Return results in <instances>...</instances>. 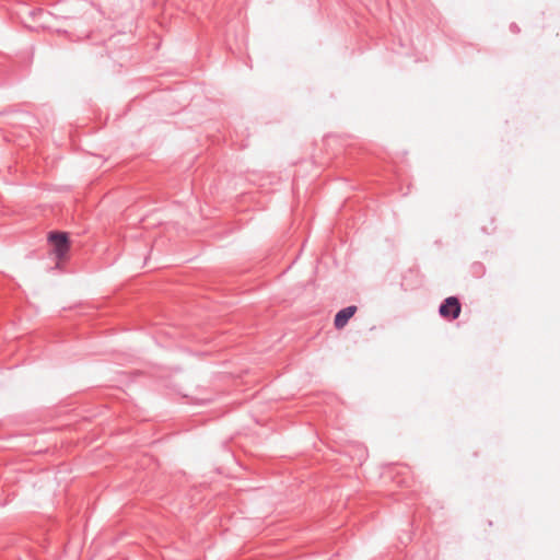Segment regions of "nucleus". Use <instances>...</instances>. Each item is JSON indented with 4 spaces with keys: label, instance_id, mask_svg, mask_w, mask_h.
<instances>
[{
    "label": "nucleus",
    "instance_id": "f257e3e1",
    "mask_svg": "<svg viewBox=\"0 0 560 560\" xmlns=\"http://www.w3.org/2000/svg\"><path fill=\"white\" fill-rule=\"evenodd\" d=\"M49 241L52 246V250L58 259H61L66 256L69 246L66 234L62 233H52L49 236Z\"/></svg>",
    "mask_w": 560,
    "mask_h": 560
},
{
    "label": "nucleus",
    "instance_id": "f03ea898",
    "mask_svg": "<svg viewBox=\"0 0 560 560\" xmlns=\"http://www.w3.org/2000/svg\"><path fill=\"white\" fill-rule=\"evenodd\" d=\"M460 313V304L454 296L447 298L440 306V315L445 318L455 319Z\"/></svg>",
    "mask_w": 560,
    "mask_h": 560
},
{
    "label": "nucleus",
    "instance_id": "7ed1b4c3",
    "mask_svg": "<svg viewBox=\"0 0 560 560\" xmlns=\"http://www.w3.org/2000/svg\"><path fill=\"white\" fill-rule=\"evenodd\" d=\"M355 311V306H348L339 311L335 316V326L338 329L343 328L348 320L354 315Z\"/></svg>",
    "mask_w": 560,
    "mask_h": 560
}]
</instances>
